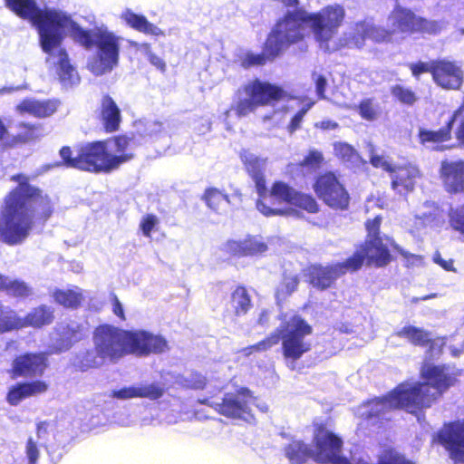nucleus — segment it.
<instances>
[{"mask_svg": "<svg viewBox=\"0 0 464 464\" xmlns=\"http://www.w3.org/2000/svg\"><path fill=\"white\" fill-rule=\"evenodd\" d=\"M450 354L453 357H459L464 353V340L459 348H457L455 346H450Z\"/></svg>", "mask_w": 464, "mask_h": 464, "instance_id": "obj_64", "label": "nucleus"}, {"mask_svg": "<svg viewBox=\"0 0 464 464\" xmlns=\"http://www.w3.org/2000/svg\"><path fill=\"white\" fill-rule=\"evenodd\" d=\"M114 421L123 427L130 426L131 424V420L129 415L123 416V417H117L114 416Z\"/></svg>", "mask_w": 464, "mask_h": 464, "instance_id": "obj_63", "label": "nucleus"}, {"mask_svg": "<svg viewBox=\"0 0 464 464\" xmlns=\"http://www.w3.org/2000/svg\"><path fill=\"white\" fill-rule=\"evenodd\" d=\"M158 223L159 219L155 215L148 214L144 216L140 223L142 234L147 237H150L151 231Z\"/></svg>", "mask_w": 464, "mask_h": 464, "instance_id": "obj_52", "label": "nucleus"}, {"mask_svg": "<svg viewBox=\"0 0 464 464\" xmlns=\"http://www.w3.org/2000/svg\"><path fill=\"white\" fill-rule=\"evenodd\" d=\"M363 264V256L353 254L344 262L336 263L331 266H323L314 265L309 268L310 282L314 287L324 290L332 285V284L342 275L348 271H356Z\"/></svg>", "mask_w": 464, "mask_h": 464, "instance_id": "obj_15", "label": "nucleus"}, {"mask_svg": "<svg viewBox=\"0 0 464 464\" xmlns=\"http://www.w3.org/2000/svg\"><path fill=\"white\" fill-rule=\"evenodd\" d=\"M165 393V387L159 382L143 381L130 385H125L111 392V397L121 400L148 399L157 401Z\"/></svg>", "mask_w": 464, "mask_h": 464, "instance_id": "obj_20", "label": "nucleus"}, {"mask_svg": "<svg viewBox=\"0 0 464 464\" xmlns=\"http://www.w3.org/2000/svg\"><path fill=\"white\" fill-rule=\"evenodd\" d=\"M314 102H308L303 104L302 108L293 116L287 127V130L290 133H294L300 128L304 115L314 106Z\"/></svg>", "mask_w": 464, "mask_h": 464, "instance_id": "obj_46", "label": "nucleus"}, {"mask_svg": "<svg viewBox=\"0 0 464 464\" xmlns=\"http://www.w3.org/2000/svg\"><path fill=\"white\" fill-rule=\"evenodd\" d=\"M251 392L241 388L236 393H226L219 399H198L200 404L208 405L219 414L230 418L250 421L253 419L250 404L252 403Z\"/></svg>", "mask_w": 464, "mask_h": 464, "instance_id": "obj_14", "label": "nucleus"}, {"mask_svg": "<svg viewBox=\"0 0 464 464\" xmlns=\"http://www.w3.org/2000/svg\"><path fill=\"white\" fill-rule=\"evenodd\" d=\"M232 304L237 315L245 314L251 306L250 297L243 286H238L232 293Z\"/></svg>", "mask_w": 464, "mask_h": 464, "instance_id": "obj_41", "label": "nucleus"}, {"mask_svg": "<svg viewBox=\"0 0 464 464\" xmlns=\"http://www.w3.org/2000/svg\"><path fill=\"white\" fill-rule=\"evenodd\" d=\"M17 109L21 112H27L36 117H47L56 111V103L53 101H37L26 99L23 101Z\"/></svg>", "mask_w": 464, "mask_h": 464, "instance_id": "obj_33", "label": "nucleus"}, {"mask_svg": "<svg viewBox=\"0 0 464 464\" xmlns=\"http://www.w3.org/2000/svg\"><path fill=\"white\" fill-rule=\"evenodd\" d=\"M316 126L323 130H335L338 127V124L332 121H323L320 123H317Z\"/></svg>", "mask_w": 464, "mask_h": 464, "instance_id": "obj_62", "label": "nucleus"}, {"mask_svg": "<svg viewBox=\"0 0 464 464\" xmlns=\"http://www.w3.org/2000/svg\"><path fill=\"white\" fill-rule=\"evenodd\" d=\"M102 120L107 131L112 132L118 130L121 121V111L109 95H104L102 100Z\"/></svg>", "mask_w": 464, "mask_h": 464, "instance_id": "obj_32", "label": "nucleus"}, {"mask_svg": "<svg viewBox=\"0 0 464 464\" xmlns=\"http://www.w3.org/2000/svg\"><path fill=\"white\" fill-rule=\"evenodd\" d=\"M241 160L244 162L247 172L255 181L256 191L260 197L259 199H265V198H268V195H266L267 190L264 177V170L266 168V160L247 150H244L241 153Z\"/></svg>", "mask_w": 464, "mask_h": 464, "instance_id": "obj_23", "label": "nucleus"}, {"mask_svg": "<svg viewBox=\"0 0 464 464\" xmlns=\"http://www.w3.org/2000/svg\"><path fill=\"white\" fill-rule=\"evenodd\" d=\"M105 141H94L82 146L72 156L70 147H63L60 156L67 168H74L90 172H109L117 169L129 159L125 156H114L108 152Z\"/></svg>", "mask_w": 464, "mask_h": 464, "instance_id": "obj_8", "label": "nucleus"}, {"mask_svg": "<svg viewBox=\"0 0 464 464\" xmlns=\"http://www.w3.org/2000/svg\"><path fill=\"white\" fill-rule=\"evenodd\" d=\"M392 34L391 29L388 31L375 26L371 21H363L355 24L354 33L349 44L361 48L367 38L375 42L389 41Z\"/></svg>", "mask_w": 464, "mask_h": 464, "instance_id": "obj_24", "label": "nucleus"}, {"mask_svg": "<svg viewBox=\"0 0 464 464\" xmlns=\"http://www.w3.org/2000/svg\"><path fill=\"white\" fill-rule=\"evenodd\" d=\"M106 359L102 357L97 350H87L83 353L81 362L80 367L82 371H85L90 368H98L101 367Z\"/></svg>", "mask_w": 464, "mask_h": 464, "instance_id": "obj_43", "label": "nucleus"}, {"mask_svg": "<svg viewBox=\"0 0 464 464\" xmlns=\"http://www.w3.org/2000/svg\"><path fill=\"white\" fill-rule=\"evenodd\" d=\"M46 367V356L44 353H25L13 362L14 372L17 375L42 374Z\"/></svg>", "mask_w": 464, "mask_h": 464, "instance_id": "obj_25", "label": "nucleus"}, {"mask_svg": "<svg viewBox=\"0 0 464 464\" xmlns=\"http://www.w3.org/2000/svg\"><path fill=\"white\" fill-rule=\"evenodd\" d=\"M324 160L323 154L318 150H310L303 160V165L318 166Z\"/></svg>", "mask_w": 464, "mask_h": 464, "instance_id": "obj_56", "label": "nucleus"}, {"mask_svg": "<svg viewBox=\"0 0 464 464\" xmlns=\"http://www.w3.org/2000/svg\"><path fill=\"white\" fill-rule=\"evenodd\" d=\"M394 336L405 338L412 344L419 346H425L431 340L430 333L412 325L402 327L400 331L395 333Z\"/></svg>", "mask_w": 464, "mask_h": 464, "instance_id": "obj_37", "label": "nucleus"}, {"mask_svg": "<svg viewBox=\"0 0 464 464\" xmlns=\"http://www.w3.org/2000/svg\"><path fill=\"white\" fill-rule=\"evenodd\" d=\"M137 135L142 142L158 140L164 133L162 123L157 121H140L135 124Z\"/></svg>", "mask_w": 464, "mask_h": 464, "instance_id": "obj_34", "label": "nucleus"}, {"mask_svg": "<svg viewBox=\"0 0 464 464\" xmlns=\"http://www.w3.org/2000/svg\"><path fill=\"white\" fill-rule=\"evenodd\" d=\"M283 93L281 88L256 79L237 91V101L233 109L238 117H244L259 106L281 99Z\"/></svg>", "mask_w": 464, "mask_h": 464, "instance_id": "obj_10", "label": "nucleus"}, {"mask_svg": "<svg viewBox=\"0 0 464 464\" xmlns=\"http://www.w3.org/2000/svg\"><path fill=\"white\" fill-rule=\"evenodd\" d=\"M312 334V327L300 316L295 315L283 324L266 340L255 345V349L265 351L282 340L283 355L287 366L294 370L295 362L311 349V342L306 339Z\"/></svg>", "mask_w": 464, "mask_h": 464, "instance_id": "obj_7", "label": "nucleus"}, {"mask_svg": "<svg viewBox=\"0 0 464 464\" xmlns=\"http://www.w3.org/2000/svg\"><path fill=\"white\" fill-rule=\"evenodd\" d=\"M0 291H5L7 295L25 299L34 295L33 287L24 280L11 278L0 274Z\"/></svg>", "mask_w": 464, "mask_h": 464, "instance_id": "obj_31", "label": "nucleus"}, {"mask_svg": "<svg viewBox=\"0 0 464 464\" xmlns=\"http://www.w3.org/2000/svg\"><path fill=\"white\" fill-rule=\"evenodd\" d=\"M381 222L382 218L380 216L366 222L365 226L368 232V239L365 242V246L354 253L362 255L363 261L365 258H369L374 261L379 266L387 265L391 260L389 249L379 237Z\"/></svg>", "mask_w": 464, "mask_h": 464, "instance_id": "obj_18", "label": "nucleus"}, {"mask_svg": "<svg viewBox=\"0 0 464 464\" xmlns=\"http://www.w3.org/2000/svg\"><path fill=\"white\" fill-rule=\"evenodd\" d=\"M135 140L133 138H129L127 136H119L116 137L112 141L111 144L113 145V149L115 152L119 153V156H125L127 155L129 157L128 160L131 159L132 155L125 153L127 149L131 145L134 144Z\"/></svg>", "mask_w": 464, "mask_h": 464, "instance_id": "obj_48", "label": "nucleus"}, {"mask_svg": "<svg viewBox=\"0 0 464 464\" xmlns=\"http://www.w3.org/2000/svg\"><path fill=\"white\" fill-rule=\"evenodd\" d=\"M54 309L46 304L33 308L24 317L20 316L19 329L24 327L41 328L49 325L54 319Z\"/></svg>", "mask_w": 464, "mask_h": 464, "instance_id": "obj_28", "label": "nucleus"}, {"mask_svg": "<svg viewBox=\"0 0 464 464\" xmlns=\"http://www.w3.org/2000/svg\"><path fill=\"white\" fill-rule=\"evenodd\" d=\"M121 18L132 29L154 36H164V32L157 25L150 23L144 15L126 9L121 14Z\"/></svg>", "mask_w": 464, "mask_h": 464, "instance_id": "obj_30", "label": "nucleus"}, {"mask_svg": "<svg viewBox=\"0 0 464 464\" xmlns=\"http://www.w3.org/2000/svg\"><path fill=\"white\" fill-rule=\"evenodd\" d=\"M334 153L343 162L350 167H358L365 161L361 158L357 150L346 142L336 141L334 143Z\"/></svg>", "mask_w": 464, "mask_h": 464, "instance_id": "obj_35", "label": "nucleus"}, {"mask_svg": "<svg viewBox=\"0 0 464 464\" xmlns=\"http://www.w3.org/2000/svg\"><path fill=\"white\" fill-rule=\"evenodd\" d=\"M314 188L317 196L330 208L342 210L348 208L349 193L334 173L328 172L318 177Z\"/></svg>", "mask_w": 464, "mask_h": 464, "instance_id": "obj_16", "label": "nucleus"}, {"mask_svg": "<svg viewBox=\"0 0 464 464\" xmlns=\"http://www.w3.org/2000/svg\"><path fill=\"white\" fill-rule=\"evenodd\" d=\"M315 447L295 440L285 446V455L291 464H304L309 459L324 464H351L341 455L343 441L335 434L318 430L314 435ZM362 464H368L362 462Z\"/></svg>", "mask_w": 464, "mask_h": 464, "instance_id": "obj_6", "label": "nucleus"}, {"mask_svg": "<svg viewBox=\"0 0 464 464\" xmlns=\"http://www.w3.org/2000/svg\"><path fill=\"white\" fill-rule=\"evenodd\" d=\"M140 50H143L147 55L149 62L157 69L164 72L166 70V63L160 56L152 53L149 44H140Z\"/></svg>", "mask_w": 464, "mask_h": 464, "instance_id": "obj_51", "label": "nucleus"}, {"mask_svg": "<svg viewBox=\"0 0 464 464\" xmlns=\"http://www.w3.org/2000/svg\"><path fill=\"white\" fill-rule=\"evenodd\" d=\"M345 12L339 5H328L317 13H307L308 27L311 28L315 41L324 52H332L335 47H330V41L337 34Z\"/></svg>", "mask_w": 464, "mask_h": 464, "instance_id": "obj_11", "label": "nucleus"}, {"mask_svg": "<svg viewBox=\"0 0 464 464\" xmlns=\"http://www.w3.org/2000/svg\"><path fill=\"white\" fill-rule=\"evenodd\" d=\"M391 92L393 97L407 105H412L417 100L415 93L410 88L400 84L393 86Z\"/></svg>", "mask_w": 464, "mask_h": 464, "instance_id": "obj_44", "label": "nucleus"}, {"mask_svg": "<svg viewBox=\"0 0 464 464\" xmlns=\"http://www.w3.org/2000/svg\"><path fill=\"white\" fill-rule=\"evenodd\" d=\"M299 284L298 276L295 275L285 276L284 277L283 282L277 287L276 292V297L279 302L282 299H285L287 295H291L297 288Z\"/></svg>", "mask_w": 464, "mask_h": 464, "instance_id": "obj_42", "label": "nucleus"}, {"mask_svg": "<svg viewBox=\"0 0 464 464\" xmlns=\"http://www.w3.org/2000/svg\"><path fill=\"white\" fill-rule=\"evenodd\" d=\"M25 454L28 459V464H37L40 452L37 444L33 438H29L26 441Z\"/></svg>", "mask_w": 464, "mask_h": 464, "instance_id": "obj_53", "label": "nucleus"}, {"mask_svg": "<svg viewBox=\"0 0 464 464\" xmlns=\"http://www.w3.org/2000/svg\"><path fill=\"white\" fill-rule=\"evenodd\" d=\"M359 112L361 116L368 121H372L376 116V111L372 106L371 100H364L359 105Z\"/></svg>", "mask_w": 464, "mask_h": 464, "instance_id": "obj_55", "label": "nucleus"}, {"mask_svg": "<svg viewBox=\"0 0 464 464\" xmlns=\"http://www.w3.org/2000/svg\"><path fill=\"white\" fill-rule=\"evenodd\" d=\"M431 67H432V63L430 64H429L427 63L420 62L418 63H411L410 64L411 72H412L413 76H415L416 78H418L423 72H431Z\"/></svg>", "mask_w": 464, "mask_h": 464, "instance_id": "obj_57", "label": "nucleus"}, {"mask_svg": "<svg viewBox=\"0 0 464 464\" xmlns=\"http://www.w3.org/2000/svg\"><path fill=\"white\" fill-rule=\"evenodd\" d=\"M53 297L56 303L67 308L77 307L82 300L81 289L78 287L68 290L56 289L53 293Z\"/></svg>", "mask_w": 464, "mask_h": 464, "instance_id": "obj_39", "label": "nucleus"}, {"mask_svg": "<svg viewBox=\"0 0 464 464\" xmlns=\"http://www.w3.org/2000/svg\"><path fill=\"white\" fill-rule=\"evenodd\" d=\"M327 85V81L323 75H317L315 78L316 92L320 99L324 98V92Z\"/></svg>", "mask_w": 464, "mask_h": 464, "instance_id": "obj_59", "label": "nucleus"}, {"mask_svg": "<svg viewBox=\"0 0 464 464\" xmlns=\"http://www.w3.org/2000/svg\"><path fill=\"white\" fill-rule=\"evenodd\" d=\"M441 172L449 192L456 193L464 190V161H444L441 165Z\"/></svg>", "mask_w": 464, "mask_h": 464, "instance_id": "obj_26", "label": "nucleus"}, {"mask_svg": "<svg viewBox=\"0 0 464 464\" xmlns=\"http://www.w3.org/2000/svg\"><path fill=\"white\" fill-rule=\"evenodd\" d=\"M419 177L420 171L413 165L394 169L392 173V187L399 194L408 193L413 189Z\"/></svg>", "mask_w": 464, "mask_h": 464, "instance_id": "obj_27", "label": "nucleus"}, {"mask_svg": "<svg viewBox=\"0 0 464 464\" xmlns=\"http://www.w3.org/2000/svg\"><path fill=\"white\" fill-rule=\"evenodd\" d=\"M20 316L11 307L0 304V334L19 329Z\"/></svg>", "mask_w": 464, "mask_h": 464, "instance_id": "obj_40", "label": "nucleus"}, {"mask_svg": "<svg viewBox=\"0 0 464 464\" xmlns=\"http://www.w3.org/2000/svg\"><path fill=\"white\" fill-rule=\"evenodd\" d=\"M437 440L455 464H464V420L446 424L437 433Z\"/></svg>", "mask_w": 464, "mask_h": 464, "instance_id": "obj_19", "label": "nucleus"}, {"mask_svg": "<svg viewBox=\"0 0 464 464\" xmlns=\"http://www.w3.org/2000/svg\"><path fill=\"white\" fill-rule=\"evenodd\" d=\"M87 328L84 324L73 320L58 323L51 334L50 348L53 353L68 351L75 343L86 336Z\"/></svg>", "mask_w": 464, "mask_h": 464, "instance_id": "obj_17", "label": "nucleus"}, {"mask_svg": "<svg viewBox=\"0 0 464 464\" xmlns=\"http://www.w3.org/2000/svg\"><path fill=\"white\" fill-rule=\"evenodd\" d=\"M425 382L399 384L382 398L368 401L358 407L356 415L374 423L380 417L393 409H404L416 413L421 408H429L448 388L453 385L457 371L450 366H426L422 369Z\"/></svg>", "mask_w": 464, "mask_h": 464, "instance_id": "obj_2", "label": "nucleus"}, {"mask_svg": "<svg viewBox=\"0 0 464 464\" xmlns=\"http://www.w3.org/2000/svg\"><path fill=\"white\" fill-rule=\"evenodd\" d=\"M16 188L5 198L0 211V240L9 246L22 244L30 235L35 216V205L42 198V191L29 183L23 174L14 175Z\"/></svg>", "mask_w": 464, "mask_h": 464, "instance_id": "obj_3", "label": "nucleus"}, {"mask_svg": "<svg viewBox=\"0 0 464 464\" xmlns=\"http://www.w3.org/2000/svg\"><path fill=\"white\" fill-rule=\"evenodd\" d=\"M275 199L290 203L309 213H316L318 211V204L312 196L301 193L281 181H277L273 185L268 198L256 201V208L266 217L284 215L285 213V210L270 206V204L274 205Z\"/></svg>", "mask_w": 464, "mask_h": 464, "instance_id": "obj_12", "label": "nucleus"}, {"mask_svg": "<svg viewBox=\"0 0 464 464\" xmlns=\"http://www.w3.org/2000/svg\"><path fill=\"white\" fill-rule=\"evenodd\" d=\"M391 245L407 260L408 263L411 266H420L423 265V257L421 256L413 255L409 253L408 251L403 250L397 244H395L394 241L391 242Z\"/></svg>", "mask_w": 464, "mask_h": 464, "instance_id": "obj_54", "label": "nucleus"}, {"mask_svg": "<svg viewBox=\"0 0 464 464\" xmlns=\"http://www.w3.org/2000/svg\"><path fill=\"white\" fill-rule=\"evenodd\" d=\"M47 384L42 381L18 383L12 387L7 394V401L17 405L23 399L46 392Z\"/></svg>", "mask_w": 464, "mask_h": 464, "instance_id": "obj_29", "label": "nucleus"}, {"mask_svg": "<svg viewBox=\"0 0 464 464\" xmlns=\"http://www.w3.org/2000/svg\"><path fill=\"white\" fill-rule=\"evenodd\" d=\"M268 249L267 245L258 237L248 236L244 239L227 240L222 250L234 256H253L263 254Z\"/></svg>", "mask_w": 464, "mask_h": 464, "instance_id": "obj_22", "label": "nucleus"}, {"mask_svg": "<svg viewBox=\"0 0 464 464\" xmlns=\"http://www.w3.org/2000/svg\"><path fill=\"white\" fill-rule=\"evenodd\" d=\"M182 384L190 389H203L206 385V378L198 372H192L182 378Z\"/></svg>", "mask_w": 464, "mask_h": 464, "instance_id": "obj_47", "label": "nucleus"}, {"mask_svg": "<svg viewBox=\"0 0 464 464\" xmlns=\"http://www.w3.org/2000/svg\"><path fill=\"white\" fill-rule=\"evenodd\" d=\"M370 162L375 168H381L391 174L393 173L394 168H392L391 162L382 156L374 153L372 146L370 147Z\"/></svg>", "mask_w": 464, "mask_h": 464, "instance_id": "obj_49", "label": "nucleus"}, {"mask_svg": "<svg viewBox=\"0 0 464 464\" xmlns=\"http://www.w3.org/2000/svg\"><path fill=\"white\" fill-rule=\"evenodd\" d=\"M370 162L375 168H381L391 174L393 173L394 168H392L391 162L382 156L374 153L372 146L370 147Z\"/></svg>", "mask_w": 464, "mask_h": 464, "instance_id": "obj_50", "label": "nucleus"}, {"mask_svg": "<svg viewBox=\"0 0 464 464\" xmlns=\"http://www.w3.org/2000/svg\"><path fill=\"white\" fill-rule=\"evenodd\" d=\"M97 353L110 362H117L126 354L147 355L167 350L168 343L160 335L147 331H126L111 324H102L93 332Z\"/></svg>", "mask_w": 464, "mask_h": 464, "instance_id": "obj_4", "label": "nucleus"}, {"mask_svg": "<svg viewBox=\"0 0 464 464\" xmlns=\"http://www.w3.org/2000/svg\"><path fill=\"white\" fill-rule=\"evenodd\" d=\"M388 26L393 34L428 33L436 34L446 27V23L424 19L416 15L410 9L397 5L388 17Z\"/></svg>", "mask_w": 464, "mask_h": 464, "instance_id": "obj_13", "label": "nucleus"}, {"mask_svg": "<svg viewBox=\"0 0 464 464\" xmlns=\"http://www.w3.org/2000/svg\"><path fill=\"white\" fill-rule=\"evenodd\" d=\"M378 464H414L393 450H385L378 459Z\"/></svg>", "mask_w": 464, "mask_h": 464, "instance_id": "obj_45", "label": "nucleus"}, {"mask_svg": "<svg viewBox=\"0 0 464 464\" xmlns=\"http://www.w3.org/2000/svg\"><path fill=\"white\" fill-rule=\"evenodd\" d=\"M5 5L20 18L28 20L37 30L40 47L47 54L46 63L55 66L63 87L71 88L78 84V72L62 46L64 28L72 15L56 8L42 9L35 0H5Z\"/></svg>", "mask_w": 464, "mask_h": 464, "instance_id": "obj_1", "label": "nucleus"}, {"mask_svg": "<svg viewBox=\"0 0 464 464\" xmlns=\"http://www.w3.org/2000/svg\"><path fill=\"white\" fill-rule=\"evenodd\" d=\"M67 34L85 49L95 47L87 62V69L95 76L110 73L119 65L121 38L107 27L83 29L71 17L64 28V38Z\"/></svg>", "mask_w": 464, "mask_h": 464, "instance_id": "obj_5", "label": "nucleus"}, {"mask_svg": "<svg viewBox=\"0 0 464 464\" xmlns=\"http://www.w3.org/2000/svg\"><path fill=\"white\" fill-rule=\"evenodd\" d=\"M112 311L114 314L120 317L121 320L125 319L122 304L115 295L113 296L112 300Z\"/></svg>", "mask_w": 464, "mask_h": 464, "instance_id": "obj_60", "label": "nucleus"}, {"mask_svg": "<svg viewBox=\"0 0 464 464\" xmlns=\"http://www.w3.org/2000/svg\"><path fill=\"white\" fill-rule=\"evenodd\" d=\"M204 199L209 208L218 214L226 212L230 204L228 196L217 188H208L204 194Z\"/></svg>", "mask_w": 464, "mask_h": 464, "instance_id": "obj_38", "label": "nucleus"}, {"mask_svg": "<svg viewBox=\"0 0 464 464\" xmlns=\"http://www.w3.org/2000/svg\"><path fill=\"white\" fill-rule=\"evenodd\" d=\"M308 28L306 12L301 9L287 11L284 18L279 20L269 34L266 42L265 50L271 57L291 44L302 40Z\"/></svg>", "mask_w": 464, "mask_h": 464, "instance_id": "obj_9", "label": "nucleus"}, {"mask_svg": "<svg viewBox=\"0 0 464 464\" xmlns=\"http://www.w3.org/2000/svg\"><path fill=\"white\" fill-rule=\"evenodd\" d=\"M266 53L267 54L265 53H256L249 50L237 49L235 53L236 62L238 63L244 69L264 65L269 58H275L271 57L268 52Z\"/></svg>", "mask_w": 464, "mask_h": 464, "instance_id": "obj_36", "label": "nucleus"}, {"mask_svg": "<svg viewBox=\"0 0 464 464\" xmlns=\"http://www.w3.org/2000/svg\"><path fill=\"white\" fill-rule=\"evenodd\" d=\"M49 422L47 421H41L36 426V434L39 439H44L45 435L47 434Z\"/></svg>", "mask_w": 464, "mask_h": 464, "instance_id": "obj_61", "label": "nucleus"}, {"mask_svg": "<svg viewBox=\"0 0 464 464\" xmlns=\"http://www.w3.org/2000/svg\"><path fill=\"white\" fill-rule=\"evenodd\" d=\"M431 73L434 81L445 89H459L463 82V72L452 62H432Z\"/></svg>", "mask_w": 464, "mask_h": 464, "instance_id": "obj_21", "label": "nucleus"}, {"mask_svg": "<svg viewBox=\"0 0 464 464\" xmlns=\"http://www.w3.org/2000/svg\"><path fill=\"white\" fill-rule=\"evenodd\" d=\"M433 262L440 266L446 271H453V262L451 259L444 260L439 252L433 255Z\"/></svg>", "mask_w": 464, "mask_h": 464, "instance_id": "obj_58", "label": "nucleus"}]
</instances>
